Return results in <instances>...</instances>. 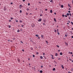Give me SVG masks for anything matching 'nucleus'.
Here are the masks:
<instances>
[{
	"instance_id": "obj_1",
	"label": "nucleus",
	"mask_w": 73,
	"mask_h": 73,
	"mask_svg": "<svg viewBox=\"0 0 73 73\" xmlns=\"http://www.w3.org/2000/svg\"><path fill=\"white\" fill-rule=\"evenodd\" d=\"M59 31H60L59 29H57V33H58V35H60V33L59 32Z\"/></svg>"
},
{
	"instance_id": "obj_2",
	"label": "nucleus",
	"mask_w": 73,
	"mask_h": 73,
	"mask_svg": "<svg viewBox=\"0 0 73 73\" xmlns=\"http://www.w3.org/2000/svg\"><path fill=\"white\" fill-rule=\"evenodd\" d=\"M3 10H4V11H6V10H7V8L5 6L4 7Z\"/></svg>"
},
{
	"instance_id": "obj_3",
	"label": "nucleus",
	"mask_w": 73,
	"mask_h": 73,
	"mask_svg": "<svg viewBox=\"0 0 73 73\" xmlns=\"http://www.w3.org/2000/svg\"><path fill=\"white\" fill-rule=\"evenodd\" d=\"M31 26L32 27H33V28H34V27H35V24H33L31 25Z\"/></svg>"
},
{
	"instance_id": "obj_4",
	"label": "nucleus",
	"mask_w": 73,
	"mask_h": 73,
	"mask_svg": "<svg viewBox=\"0 0 73 73\" xmlns=\"http://www.w3.org/2000/svg\"><path fill=\"white\" fill-rule=\"evenodd\" d=\"M42 20V19H39L38 20V22H40Z\"/></svg>"
},
{
	"instance_id": "obj_5",
	"label": "nucleus",
	"mask_w": 73,
	"mask_h": 73,
	"mask_svg": "<svg viewBox=\"0 0 73 73\" xmlns=\"http://www.w3.org/2000/svg\"><path fill=\"white\" fill-rule=\"evenodd\" d=\"M55 56H58V53H55Z\"/></svg>"
},
{
	"instance_id": "obj_6",
	"label": "nucleus",
	"mask_w": 73,
	"mask_h": 73,
	"mask_svg": "<svg viewBox=\"0 0 73 73\" xmlns=\"http://www.w3.org/2000/svg\"><path fill=\"white\" fill-rule=\"evenodd\" d=\"M44 35H41V37L42 38H43V37H44Z\"/></svg>"
},
{
	"instance_id": "obj_7",
	"label": "nucleus",
	"mask_w": 73,
	"mask_h": 73,
	"mask_svg": "<svg viewBox=\"0 0 73 73\" xmlns=\"http://www.w3.org/2000/svg\"><path fill=\"white\" fill-rule=\"evenodd\" d=\"M40 57L41 59H42V58H43V57H42V56H40Z\"/></svg>"
},
{
	"instance_id": "obj_8",
	"label": "nucleus",
	"mask_w": 73,
	"mask_h": 73,
	"mask_svg": "<svg viewBox=\"0 0 73 73\" xmlns=\"http://www.w3.org/2000/svg\"><path fill=\"white\" fill-rule=\"evenodd\" d=\"M36 54H37V55H38V54H39V53H38V52H37L36 51Z\"/></svg>"
},
{
	"instance_id": "obj_9",
	"label": "nucleus",
	"mask_w": 73,
	"mask_h": 73,
	"mask_svg": "<svg viewBox=\"0 0 73 73\" xmlns=\"http://www.w3.org/2000/svg\"><path fill=\"white\" fill-rule=\"evenodd\" d=\"M54 21H55V22H56L57 21H56V19L55 18H54Z\"/></svg>"
},
{
	"instance_id": "obj_10",
	"label": "nucleus",
	"mask_w": 73,
	"mask_h": 73,
	"mask_svg": "<svg viewBox=\"0 0 73 73\" xmlns=\"http://www.w3.org/2000/svg\"><path fill=\"white\" fill-rule=\"evenodd\" d=\"M31 50H33V47H31Z\"/></svg>"
},
{
	"instance_id": "obj_11",
	"label": "nucleus",
	"mask_w": 73,
	"mask_h": 73,
	"mask_svg": "<svg viewBox=\"0 0 73 73\" xmlns=\"http://www.w3.org/2000/svg\"><path fill=\"white\" fill-rule=\"evenodd\" d=\"M19 7H21V8H23V6L22 5H19Z\"/></svg>"
},
{
	"instance_id": "obj_12",
	"label": "nucleus",
	"mask_w": 73,
	"mask_h": 73,
	"mask_svg": "<svg viewBox=\"0 0 73 73\" xmlns=\"http://www.w3.org/2000/svg\"><path fill=\"white\" fill-rule=\"evenodd\" d=\"M9 28H11V25H8Z\"/></svg>"
},
{
	"instance_id": "obj_13",
	"label": "nucleus",
	"mask_w": 73,
	"mask_h": 73,
	"mask_svg": "<svg viewBox=\"0 0 73 73\" xmlns=\"http://www.w3.org/2000/svg\"><path fill=\"white\" fill-rule=\"evenodd\" d=\"M60 55H62V52L60 53Z\"/></svg>"
},
{
	"instance_id": "obj_14",
	"label": "nucleus",
	"mask_w": 73,
	"mask_h": 73,
	"mask_svg": "<svg viewBox=\"0 0 73 73\" xmlns=\"http://www.w3.org/2000/svg\"><path fill=\"white\" fill-rule=\"evenodd\" d=\"M61 8H64V5H62L61 6Z\"/></svg>"
},
{
	"instance_id": "obj_15",
	"label": "nucleus",
	"mask_w": 73,
	"mask_h": 73,
	"mask_svg": "<svg viewBox=\"0 0 73 73\" xmlns=\"http://www.w3.org/2000/svg\"><path fill=\"white\" fill-rule=\"evenodd\" d=\"M56 47H57V48H59L60 47V46L58 45H56Z\"/></svg>"
},
{
	"instance_id": "obj_16",
	"label": "nucleus",
	"mask_w": 73,
	"mask_h": 73,
	"mask_svg": "<svg viewBox=\"0 0 73 73\" xmlns=\"http://www.w3.org/2000/svg\"><path fill=\"white\" fill-rule=\"evenodd\" d=\"M53 0H51V1H49L51 3H53Z\"/></svg>"
},
{
	"instance_id": "obj_17",
	"label": "nucleus",
	"mask_w": 73,
	"mask_h": 73,
	"mask_svg": "<svg viewBox=\"0 0 73 73\" xmlns=\"http://www.w3.org/2000/svg\"><path fill=\"white\" fill-rule=\"evenodd\" d=\"M50 12L51 13H52V12H53V11H52V10H50Z\"/></svg>"
},
{
	"instance_id": "obj_18",
	"label": "nucleus",
	"mask_w": 73,
	"mask_h": 73,
	"mask_svg": "<svg viewBox=\"0 0 73 73\" xmlns=\"http://www.w3.org/2000/svg\"><path fill=\"white\" fill-rule=\"evenodd\" d=\"M56 70V68H54L52 69V70H53V71H54V70Z\"/></svg>"
},
{
	"instance_id": "obj_19",
	"label": "nucleus",
	"mask_w": 73,
	"mask_h": 73,
	"mask_svg": "<svg viewBox=\"0 0 73 73\" xmlns=\"http://www.w3.org/2000/svg\"><path fill=\"white\" fill-rule=\"evenodd\" d=\"M61 67H62V69L64 68V66H63V65L61 66Z\"/></svg>"
},
{
	"instance_id": "obj_20",
	"label": "nucleus",
	"mask_w": 73,
	"mask_h": 73,
	"mask_svg": "<svg viewBox=\"0 0 73 73\" xmlns=\"http://www.w3.org/2000/svg\"><path fill=\"white\" fill-rule=\"evenodd\" d=\"M69 15H70V16H71V17H72V15L71 14V13H69Z\"/></svg>"
},
{
	"instance_id": "obj_21",
	"label": "nucleus",
	"mask_w": 73,
	"mask_h": 73,
	"mask_svg": "<svg viewBox=\"0 0 73 73\" xmlns=\"http://www.w3.org/2000/svg\"><path fill=\"white\" fill-rule=\"evenodd\" d=\"M17 60H18V62H20V59H18Z\"/></svg>"
},
{
	"instance_id": "obj_22",
	"label": "nucleus",
	"mask_w": 73,
	"mask_h": 73,
	"mask_svg": "<svg viewBox=\"0 0 73 73\" xmlns=\"http://www.w3.org/2000/svg\"><path fill=\"white\" fill-rule=\"evenodd\" d=\"M68 7H70V8H71V6H70V5H69V4H68Z\"/></svg>"
},
{
	"instance_id": "obj_23",
	"label": "nucleus",
	"mask_w": 73,
	"mask_h": 73,
	"mask_svg": "<svg viewBox=\"0 0 73 73\" xmlns=\"http://www.w3.org/2000/svg\"><path fill=\"white\" fill-rule=\"evenodd\" d=\"M35 36H36V37H38V35H36Z\"/></svg>"
},
{
	"instance_id": "obj_24",
	"label": "nucleus",
	"mask_w": 73,
	"mask_h": 73,
	"mask_svg": "<svg viewBox=\"0 0 73 73\" xmlns=\"http://www.w3.org/2000/svg\"><path fill=\"white\" fill-rule=\"evenodd\" d=\"M67 16H69V13H67Z\"/></svg>"
},
{
	"instance_id": "obj_25",
	"label": "nucleus",
	"mask_w": 73,
	"mask_h": 73,
	"mask_svg": "<svg viewBox=\"0 0 73 73\" xmlns=\"http://www.w3.org/2000/svg\"><path fill=\"white\" fill-rule=\"evenodd\" d=\"M20 32V30H19V29H18L17 31V32Z\"/></svg>"
},
{
	"instance_id": "obj_26",
	"label": "nucleus",
	"mask_w": 73,
	"mask_h": 73,
	"mask_svg": "<svg viewBox=\"0 0 73 73\" xmlns=\"http://www.w3.org/2000/svg\"><path fill=\"white\" fill-rule=\"evenodd\" d=\"M40 73H42V70H40Z\"/></svg>"
},
{
	"instance_id": "obj_27",
	"label": "nucleus",
	"mask_w": 73,
	"mask_h": 73,
	"mask_svg": "<svg viewBox=\"0 0 73 73\" xmlns=\"http://www.w3.org/2000/svg\"><path fill=\"white\" fill-rule=\"evenodd\" d=\"M43 22H44V23H46V20H44Z\"/></svg>"
},
{
	"instance_id": "obj_28",
	"label": "nucleus",
	"mask_w": 73,
	"mask_h": 73,
	"mask_svg": "<svg viewBox=\"0 0 73 73\" xmlns=\"http://www.w3.org/2000/svg\"><path fill=\"white\" fill-rule=\"evenodd\" d=\"M21 43H22V44H24V42H23V41H21Z\"/></svg>"
},
{
	"instance_id": "obj_29",
	"label": "nucleus",
	"mask_w": 73,
	"mask_h": 73,
	"mask_svg": "<svg viewBox=\"0 0 73 73\" xmlns=\"http://www.w3.org/2000/svg\"><path fill=\"white\" fill-rule=\"evenodd\" d=\"M35 55H33V57H35Z\"/></svg>"
},
{
	"instance_id": "obj_30",
	"label": "nucleus",
	"mask_w": 73,
	"mask_h": 73,
	"mask_svg": "<svg viewBox=\"0 0 73 73\" xmlns=\"http://www.w3.org/2000/svg\"><path fill=\"white\" fill-rule=\"evenodd\" d=\"M15 21L16 22H17H17H18V20H17V19H16L15 20Z\"/></svg>"
},
{
	"instance_id": "obj_31",
	"label": "nucleus",
	"mask_w": 73,
	"mask_h": 73,
	"mask_svg": "<svg viewBox=\"0 0 73 73\" xmlns=\"http://www.w3.org/2000/svg\"><path fill=\"white\" fill-rule=\"evenodd\" d=\"M62 17H65V15H62Z\"/></svg>"
},
{
	"instance_id": "obj_32",
	"label": "nucleus",
	"mask_w": 73,
	"mask_h": 73,
	"mask_svg": "<svg viewBox=\"0 0 73 73\" xmlns=\"http://www.w3.org/2000/svg\"><path fill=\"white\" fill-rule=\"evenodd\" d=\"M54 32H55V33H56V30L54 29Z\"/></svg>"
},
{
	"instance_id": "obj_33",
	"label": "nucleus",
	"mask_w": 73,
	"mask_h": 73,
	"mask_svg": "<svg viewBox=\"0 0 73 73\" xmlns=\"http://www.w3.org/2000/svg\"><path fill=\"white\" fill-rule=\"evenodd\" d=\"M48 11V9H45V11Z\"/></svg>"
},
{
	"instance_id": "obj_34",
	"label": "nucleus",
	"mask_w": 73,
	"mask_h": 73,
	"mask_svg": "<svg viewBox=\"0 0 73 73\" xmlns=\"http://www.w3.org/2000/svg\"><path fill=\"white\" fill-rule=\"evenodd\" d=\"M71 24H72V25H73V22H71Z\"/></svg>"
},
{
	"instance_id": "obj_35",
	"label": "nucleus",
	"mask_w": 73,
	"mask_h": 73,
	"mask_svg": "<svg viewBox=\"0 0 73 73\" xmlns=\"http://www.w3.org/2000/svg\"><path fill=\"white\" fill-rule=\"evenodd\" d=\"M65 44H66L67 45H68V44H67V43H66V42H65Z\"/></svg>"
},
{
	"instance_id": "obj_36",
	"label": "nucleus",
	"mask_w": 73,
	"mask_h": 73,
	"mask_svg": "<svg viewBox=\"0 0 73 73\" xmlns=\"http://www.w3.org/2000/svg\"><path fill=\"white\" fill-rule=\"evenodd\" d=\"M26 10H27V11H29V9L27 8V9H26Z\"/></svg>"
},
{
	"instance_id": "obj_37",
	"label": "nucleus",
	"mask_w": 73,
	"mask_h": 73,
	"mask_svg": "<svg viewBox=\"0 0 73 73\" xmlns=\"http://www.w3.org/2000/svg\"><path fill=\"white\" fill-rule=\"evenodd\" d=\"M30 4L29 3H28V6H29V5H30Z\"/></svg>"
},
{
	"instance_id": "obj_38",
	"label": "nucleus",
	"mask_w": 73,
	"mask_h": 73,
	"mask_svg": "<svg viewBox=\"0 0 73 73\" xmlns=\"http://www.w3.org/2000/svg\"><path fill=\"white\" fill-rule=\"evenodd\" d=\"M19 22L20 23H22L23 21H20Z\"/></svg>"
},
{
	"instance_id": "obj_39",
	"label": "nucleus",
	"mask_w": 73,
	"mask_h": 73,
	"mask_svg": "<svg viewBox=\"0 0 73 73\" xmlns=\"http://www.w3.org/2000/svg\"><path fill=\"white\" fill-rule=\"evenodd\" d=\"M46 43H48V41L47 40L46 41Z\"/></svg>"
},
{
	"instance_id": "obj_40",
	"label": "nucleus",
	"mask_w": 73,
	"mask_h": 73,
	"mask_svg": "<svg viewBox=\"0 0 73 73\" xmlns=\"http://www.w3.org/2000/svg\"><path fill=\"white\" fill-rule=\"evenodd\" d=\"M20 13H21L22 12V11L20 10Z\"/></svg>"
},
{
	"instance_id": "obj_41",
	"label": "nucleus",
	"mask_w": 73,
	"mask_h": 73,
	"mask_svg": "<svg viewBox=\"0 0 73 73\" xmlns=\"http://www.w3.org/2000/svg\"><path fill=\"white\" fill-rule=\"evenodd\" d=\"M43 67V66H41V68H42V67Z\"/></svg>"
},
{
	"instance_id": "obj_42",
	"label": "nucleus",
	"mask_w": 73,
	"mask_h": 73,
	"mask_svg": "<svg viewBox=\"0 0 73 73\" xmlns=\"http://www.w3.org/2000/svg\"><path fill=\"white\" fill-rule=\"evenodd\" d=\"M10 19H11V20H12L13 19V18H10Z\"/></svg>"
},
{
	"instance_id": "obj_43",
	"label": "nucleus",
	"mask_w": 73,
	"mask_h": 73,
	"mask_svg": "<svg viewBox=\"0 0 73 73\" xmlns=\"http://www.w3.org/2000/svg\"><path fill=\"white\" fill-rule=\"evenodd\" d=\"M51 58L52 59H54V58H53V57H52Z\"/></svg>"
},
{
	"instance_id": "obj_44",
	"label": "nucleus",
	"mask_w": 73,
	"mask_h": 73,
	"mask_svg": "<svg viewBox=\"0 0 73 73\" xmlns=\"http://www.w3.org/2000/svg\"><path fill=\"white\" fill-rule=\"evenodd\" d=\"M43 55H45V53L43 52Z\"/></svg>"
},
{
	"instance_id": "obj_45",
	"label": "nucleus",
	"mask_w": 73,
	"mask_h": 73,
	"mask_svg": "<svg viewBox=\"0 0 73 73\" xmlns=\"http://www.w3.org/2000/svg\"><path fill=\"white\" fill-rule=\"evenodd\" d=\"M69 60L70 61H72V59H69Z\"/></svg>"
},
{
	"instance_id": "obj_46",
	"label": "nucleus",
	"mask_w": 73,
	"mask_h": 73,
	"mask_svg": "<svg viewBox=\"0 0 73 73\" xmlns=\"http://www.w3.org/2000/svg\"><path fill=\"white\" fill-rule=\"evenodd\" d=\"M13 4V3L11 2V3L10 4H11V5H12Z\"/></svg>"
},
{
	"instance_id": "obj_47",
	"label": "nucleus",
	"mask_w": 73,
	"mask_h": 73,
	"mask_svg": "<svg viewBox=\"0 0 73 73\" xmlns=\"http://www.w3.org/2000/svg\"><path fill=\"white\" fill-rule=\"evenodd\" d=\"M67 36H68V35H65V36H66V37H67Z\"/></svg>"
},
{
	"instance_id": "obj_48",
	"label": "nucleus",
	"mask_w": 73,
	"mask_h": 73,
	"mask_svg": "<svg viewBox=\"0 0 73 73\" xmlns=\"http://www.w3.org/2000/svg\"><path fill=\"white\" fill-rule=\"evenodd\" d=\"M26 15H28V13H26Z\"/></svg>"
},
{
	"instance_id": "obj_49",
	"label": "nucleus",
	"mask_w": 73,
	"mask_h": 73,
	"mask_svg": "<svg viewBox=\"0 0 73 73\" xmlns=\"http://www.w3.org/2000/svg\"><path fill=\"white\" fill-rule=\"evenodd\" d=\"M70 54H73V52H71Z\"/></svg>"
},
{
	"instance_id": "obj_50",
	"label": "nucleus",
	"mask_w": 73,
	"mask_h": 73,
	"mask_svg": "<svg viewBox=\"0 0 73 73\" xmlns=\"http://www.w3.org/2000/svg\"><path fill=\"white\" fill-rule=\"evenodd\" d=\"M22 51H23V52H24V49H22Z\"/></svg>"
},
{
	"instance_id": "obj_51",
	"label": "nucleus",
	"mask_w": 73,
	"mask_h": 73,
	"mask_svg": "<svg viewBox=\"0 0 73 73\" xmlns=\"http://www.w3.org/2000/svg\"><path fill=\"white\" fill-rule=\"evenodd\" d=\"M70 33H71V34H72V31H70Z\"/></svg>"
},
{
	"instance_id": "obj_52",
	"label": "nucleus",
	"mask_w": 73,
	"mask_h": 73,
	"mask_svg": "<svg viewBox=\"0 0 73 73\" xmlns=\"http://www.w3.org/2000/svg\"><path fill=\"white\" fill-rule=\"evenodd\" d=\"M72 16L73 17V13H72Z\"/></svg>"
},
{
	"instance_id": "obj_53",
	"label": "nucleus",
	"mask_w": 73,
	"mask_h": 73,
	"mask_svg": "<svg viewBox=\"0 0 73 73\" xmlns=\"http://www.w3.org/2000/svg\"><path fill=\"white\" fill-rule=\"evenodd\" d=\"M65 17H67V15H65Z\"/></svg>"
},
{
	"instance_id": "obj_54",
	"label": "nucleus",
	"mask_w": 73,
	"mask_h": 73,
	"mask_svg": "<svg viewBox=\"0 0 73 73\" xmlns=\"http://www.w3.org/2000/svg\"><path fill=\"white\" fill-rule=\"evenodd\" d=\"M68 13H70V11H68Z\"/></svg>"
},
{
	"instance_id": "obj_55",
	"label": "nucleus",
	"mask_w": 73,
	"mask_h": 73,
	"mask_svg": "<svg viewBox=\"0 0 73 73\" xmlns=\"http://www.w3.org/2000/svg\"><path fill=\"white\" fill-rule=\"evenodd\" d=\"M41 14H40V17H41L42 16V15H41Z\"/></svg>"
},
{
	"instance_id": "obj_56",
	"label": "nucleus",
	"mask_w": 73,
	"mask_h": 73,
	"mask_svg": "<svg viewBox=\"0 0 73 73\" xmlns=\"http://www.w3.org/2000/svg\"><path fill=\"white\" fill-rule=\"evenodd\" d=\"M70 52H68V53H69V54H70Z\"/></svg>"
},
{
	"instance_id": "obj_57",
	"label": "nucleus",
	"mask_w": 73,
	"mask_h": 73,
	"mask_svg": "<svg viewBox=\"0 0 73 73\" xmlns=\"http://www.w3.org/2000/svg\"><path fill=\"white\" fill-rule=\"evenodd\" d=\"M21 27H24V25H22V26H21Z\"/></svg>"
},
{
	"instance_id": "obj_58",
	"label": "nucleus",
	"mask_w": 73,
	"mask_h": 73,
	"mask_svg": "<svg viewBox=\"0 0 73 73\" xmlns=\"http://www.w3.org/2000/svg\"><path fill=\"white\" fill-rule=\"evenodd\" d=\"M54 62H55L56 63V64H57V62H56V61H54Z\"/></svg>"
},
{
	"instance_id": "obj_59",
	"label": "nucleus",
	"mask_w": 73,
	"mask_h": 73,
	"mask_svg": "<svg viewBox=\"0 0 73 73\" xmlns=\"http://www.w3.org/2000/svg\"><path fill=\"white\" fill-rule=\"evenodd\" d=\"M28 60H29H29H30V58H28Z\"/></svg>"
},
{
	"instance_id": "obj_60",
	"label": "nucleus",
	"mask_w": 73,
	"mask_h": 73,
	"mask_svg": "<svg viewBox=\"0 0 73 73\" xmlns=\"http://www.w3.org/2000/svg\"><path fill=\"white\" fill-rule=\"evenodd\" d=\"M39 4H41V2H39Z\"/></svg>"
},
{
	"instance_id": "obj_61",
	"label": "nucleus",
	"mask_w": 73,
	"mask_h": 73,
	"mask_svg": "<svg viewBox=\"0 0 73 73\" xmlns=\"http://www.w3.org/2000/svg\"><path fill=\"white\" fill-rule=\"evenodd\" d=\"M11 20H9V22H11Z\"/></svg>"
},
{
	"instance_id": "obj_62",
	"label": "nucleus",
	"mask_w": 73,
	"mask_h": 73,
	"mask_svg": "<svg viewBox=\"0 0 73 73\" xmlns=\"http://www.w3.org/2000/svg\"><path fill=\"white\" fill-rule=\"evenodd\" d=\"M54 15H56V13H54Z\"/></svg>"
},
{
	"instance_id": "obj_63",
	"label": "nucleus",
	"mask_w": 73,
	"mask_h": 73,
	"mask_svg": "<svg viewBox=\"0 0 73 73\" xmlns=\"http://www.w3.org/2000/svg\"><path fill=\"white\" fill-rule=\"evenodd\" d=\"M68 73H71V72H68Z\"/></svg>"
},
{
	"instance_id": "obj_64",
	"label": "nucleus",
	"mask_w": 73,
	"mask_h": 73,
	"mask_svg": "<svg viewBox=\"0 0 73 73\" xmlns=\"http://www.w3.org/2000/svg\"><path fill=\"white\" fill-rule=\"evenodd\" d=\"M72 30H73V27L71 29Z\"/></svg>"
}]
</instances>
